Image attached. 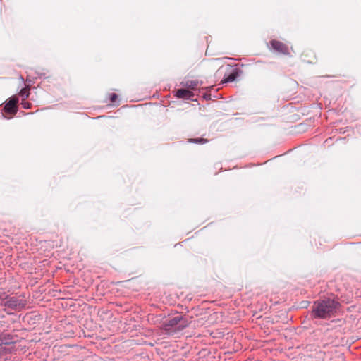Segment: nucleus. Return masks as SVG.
Wrapping results in <instances>:
<instances>
[{"instance_id":"nucleus-1","label":"nucleus","mask_w":361,"mask_h":361,"mask_svg":"<svg viewBox=\"0 0 361 361\" xmlns=\"http://www.w3.org/2000/svg\"><path fill=\"white\" fill-rule=\"evenodd\" d=\"M338 308V303L334 300H323L317 306V317H327L332 315Z\"/></svg>"},{"instance_id":"nucleus-2","label":"nucleus","mask_w":361,"mask_h":361,"mask_svg":"<svg viewBox=\"0 0 361 361\" xmlns=\"http://www.w3.org/2000/svg\"><path fill=\"white\" fill-rule=\"evenodd\" d=\"M183 317L181 316H176L173 318L169 319L165 324V329L170 332L171 331H176L183 329L186 324L182 322Z\"/></svg>"},{"instance_id":"nucleus-3","label":"nucleus","mask_w":361,"mask_h":361,"mask_svg":"<svg viewBox=\"0 0 361 361\" xmlns=\"http://www.w3.org/2000/svg\"><path fill=\"white\" fill-rule=\"evenodd\" d=\"M19 102V97L13 96L11 97L5 105V111L8 113L14 114L17 111L16 104Z\"/></svg>"},{"instance_id":"nucleus-4","label":"nucleus","mask_w":361,"mask_h":361,"mask_svg":"<svg viewBox=\"0 0 361 361\" xmlns=\"http://www.w3.org/2000/svg\"><path fill=\"white\" fill-rule=\"evenodd\" d=\"M271 45L272 48L282 54H288V49L286 45H285L281 42L277 41V40H273L271 42Z\"/></svg>"},{"instance_id":"nucleus-5","label":"nucleus","mask_w":361,"mask_h":361,"mask_svg":"<svg viewBox=\"0 0 361 361\" xmlns=\"http://www.w3.org/2000/svg\"><path fill=\"white\" fill-rule=\"evenodd\" d=\"M18 97L22 100L21 105L23 107L24 109H29L30 107V103L25 101L29 97V92H20Z\"/></svg>"},{"instance_id":"nucleus-6","label":"nucleus","mask_w":361,"mask_h":361,"mask_svg":"<svg viewBox=\"0 0 361 361\" xmlns=\"http://www.w3.org/2000/svg\"><path fill=\"white\" fill-rule=\"evenodd\" d=\"M238 76V72L236 71H233L230 73L227 76H224V78L221 80V83H227L233 82Z\"/></svg>"},{"instance_id":"nucleus-7","label":"nucleus","mask_w":361,"mask_h":361,"mask_svg":"<svg viewBox=\"0 0 361 361\" xmlns=\"http://www.w3.org/2000/svg\"><path fill=\"white\" fill-rule=\"evenodd\" d=\"M200 82L197 80H188L185 81L186 88L195 90L199 87Z\"/></svg>"},{"instance_id":"nucleus-8","label":"nucleus","mask_w":361,"mask_h":361,"mask_svg":"<svg viewBox=\"0 0 361 361\" xmlns=\"http://www.w3.org/2000/svg\"><path fill=\"white\" fill-rule=\"evenodd\" d=\"M177 98L190 99L193 96V92H175Z\"/></svg>"},{"instance_id":"nucleus-9","label":"nucleus","mask_w":361,"mask_h":361,"mask_svg":"<svg viewBox=\"0 0 361 361\" xmlns=\"http://www.w3.org/2000/svg\"><path fill=\"white\" fill-rule=\"evenodd\" d=\"M191 142H195V143H204L206 142V140L204 139H190L189 140Z\"/></svg>"},{"instance_id":"nucleus-10","label":"nucleus","mask_w":361,"mask_h":361,"mask_svg":"<svg viewBox=\"0 0 361 361\" xmlns=\"http://www.w3.org/2000/svg\"><path fill=\"white\" fill-rule=\"evenodd\" d=\"M116 95L115 94H113L111 97V99L112 102H115L116 101Z\"/></svg>"},{"instance_id":"nucleus-11","label":"nucleus","mask_w":361,"mask_h":361,"mask_svg":"<svg viewBox=\"0 0 361 361\" xmlns=\"http://www.w3.org/2000/svg\"><path fill=\"white\" fill-rule=\"evenodd\" d=\"M209 96L210 95H209L208 94H204L203 97L206 99H210Z\"/></svg>"},{"instance_id":"nucleus-12","label":"nucleus","mask_w":361,"mask_h":361,"mask_svg":"<svg viewBox=\"0 0 361 361\" xmlns=\"http://www.w3.org/2000/svg\"><path fill=\"white\" fill-rule=\"evenodd\" d=\"M20 90H22V91L26 90V88H22Z\"/></svg>"},{"instance_id":"nucleus-13","label":"nucleus","mask_w":361,"mask_h":361,"mask_svg":"<svg viewBox=\"0 0 361 361\" xmlns=\"http://www.w3.org/2000/svg\"><path fill=\"white\" fill-rule=\"evenodd\" d=\"M178 90L183 91V90H185V89H179Z\"/></svg>"}]
</instances>
